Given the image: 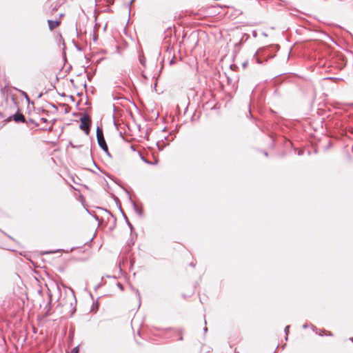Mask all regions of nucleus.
Listing matches in <instances>:
<instances>
[{
	"label": "nucleus",
	"mask_w": 353,
	"mask_h": 353,
	"mask_svg": "<svg viewBox=\"0 0 353 353\" xmlns=\"http://www.w3.org/2000/svg\"><path fill=\"white\" fill-rule=\"evenodd\" d=\"M97 140L99 147L105 152L106 154L110 157V154L108 150V147L103 136V129L97 126Z\"/></svg>",
	"instance_id": "nucleus-1"
},
{
	"label": "nucleus",
	"mask_w": 353,
	"mask_h": 353,
	"mask_svg": "<svg viewBox=\"0 0 353 353\" xmlns=\"http://www.w3.org/2000/svg\"><path fill=\"white\" fill-rule=\"evenodd\" d=\"M80 129L84 131L85 134H88L90 133L92 122L90 115L87 113H84L83 115L80 118Z\"/></svg>",
	"instance_id": "nucleus-2"
},
{
	"label": "nucleus",
	"mask_w": 353,
	"mask_h": 353,
	"mask_svg": "<svg viewBox=\"0 0 353 353\" xmlns=\"http://www.w3.org/2000/svg\"><path fill=\"white\" fill-rule=\"evenodd\" d=\"M63 16V14H59V17H56L55 19L48 20V24L50 30H53L60 26L61 20Z\"/></svg>",
	"instance_id": "nucleus-3"
},
{
	"label": "nucleus",
	"mask_w": 353,
	"mask_h": 353,
	"mask_svg": "<svg viewBox=\"0 0 353 353\" xmlns=\"http://www.w3.org/2000/svg\"><path fill=\"white\" fill-rule=\"evenodd\" d=\"M13 120L15 121V122H25L26 121V119H25V117L23 115V114L17 112V113H15L13 116Z\"/></svg>",
	"instance_id": "nucleus-4"
},
{
	"label": "nucleus",
	"mask_w": 353,
	"mask_h": 353,
	"mask_svg": "<svg viewBox=\"0 0 353 353\" xmlns=\"http://www.w3.org/2000/svg\"><path fill=\"white\" fill-rule=\"evenodd\" d=\"M119 210H120L121 212L122 213L124 219L125 220V222H126L127 225L130 228L131 232H132V231L134 230V227L132 225V223L129 221L127 216L125 215V214L123 211L120 203H119Z\"/></svg>",
	"instance_id": "nucleus-5"
},
{
	"label": "nucleus",
	"mask_w": 353,
	"mask_h": 353,
	"mask_svg": "<svg viewBox=\"0 0 353 353\" xmlns=\"http://www.w3.org/2000/svg\"><path fill=\"white\" fill-rule=\"evenodd\" d=\"M139 55V62L140 63L143 65V66H145V57L143 56V54H141V53H142V51L141 50H139L138 51Z\"/></svg>",
	"instance_id": "nucleus-6"
},
{
	"label": "nucleus",
	"mask_w": 353,
	"mask_h": 353,
	"mask_svg": "<svg viewBox=\"0 0 353 353\" xmlns=\"http://www.w3.org/2000/svg\"><path fill=\"white\" fill-rule=\"evenodd\" d=\"M263 50V49H261L260 51H256V53L254 54V57H253V59H255L256 61L258 63H261V58L259 57V53Z\"/></svg>",
	"instance_id": "nucleus-7"
},
{
	"label": "nucleus",
	"mask_w": 353,
	"mask_h": 353,
	"mask_svg": "<svg viewBox=\"0 0 353 353\" xmlns=\"http://www.w3.org/2000/svg\"><path fill=\"white\" fill-rule=\"evenodd\" d=\"M132 206H133V208L134 210V211L139 215H143V210H141V209H139L138 207L137 206V205L135 204L134 202H132Z\"/></svg>",
	"instance_id": "nucleus-8"
},
{
	"label": "nucleus",
	"mask_w": 353,
	"mask_h": 353,
	"mask_svg": "<svg viewBox=\"0 0 353 353\" xmlns=\"http://www.w3.org/2000/svg\"><path fill=\"white\" fill-rule=\"evenodd\" d=\"M70 353H79V346L72 348Z\"/></svg>",
	"instance_id": "nucleus-9"
},
{
	"label": "nucleus",
	"mask_w": 353,
	"mask_h": 353,
	"mask_svg": "<svg viewBox=\"0 0 353 353\" xmlns=\"http://www.w3.org/2000/svg\"><path fill=\"white\" fill-rule=\"evenodd\" d=\"M289 329H290V326H289V325H287V326L285 327L284 332H285V334H286V335H288V334Z\"/></svg>",
	"instance_id": "nucleus-10"
},
{
	"label": "nucleus",
	"mask_w": 353,
	"mask_h": 353,
	"mask_svg": "<svg viewBox=\"0 0 353 353\" xmlns=\"http://www.w3.org/2000/svg\"><path fill=\"white\" fill-rule=\"evenodd\" d=\"M75 47L79 51H81L83 50V48L81 47V46L77 45V46H75Z\"/></svg>",
	"instance_id": "nucleus-11"
},
{
	"label": "nucleus",
	"mask_w": 353,
	"mask_h": 353,
	"mask_svg": "<svg viewBox=\"0 0 353 353\" xmlns=\"http://www.w3.org/2000/svg\"><path fill=\"white\" fill-rule=\"evenodd\" d=\"M40 121L43 123H48V119L44 117L41 118Z\"/></svg>",
	"instance_id": "nucleus-12"
},
{
	"label": "nucleus",
	"mask_w": 353,
	"mask_h": 353,
	"mask_svg": "<svg viewBox=\"0 0 353 353\" xmlns=\"http://www.w3.org/2000/svg\"><path fill=\"white\" fill-rule=\"evenodd\" d=\"M59 6V5H58L57 3H56L54 5V6L52 8V11H56L58 8V7Z\"/></svg>",
	"instance_id": "nucleus-13"
},
{
	"label": "nucleus",
	"mask_w": 353,
	"mask_h": 353,
	"mask_svg": "<svg viewBox=\"0 0 353 353\" xmlns=\"http://www.w3.org/2000/svg\"><path fill=\"white\" fill-rule=\"evenodd\" d=\"M116 52L117 53H120V48L119 46H115Z\"/></svg>",
	"instance_id": "nucleus-14"
},
{
	"label": "nucleus",
	"mask_w": 353,
	"mask_h": 353,
	"mask_svg": "<svg viewBox=\"0 0 353 353\" xmlns=\"http://www.w3.org/2000/svg\"><path fill=\"white\" fill-rule=\"evenodd\" d=\"M63 57L64 58V59L65 60V48H63Z\"/></svg>",
	"instance_id": "nucleus-15"
},
{
	"label": "nucleus",
	"mask_w": 353,
	"mask_h": 353,
	"mask_svg": "<svg viewBox=\"0 0 353 353\" xmlns=\"http://www.w3.org/2000/svg\"><path fill=\"white\" fill-rule=\"evenodd\" d=\"M142 159L143 160V161L146 162V163H148V164H152V162H150V161H148L145 160L143 157H142Z\"/></svg>",
	"instance_id": "nucleus-16"
},
{
	"label": "nucleus",
	"mask_w": 353,
	"mask_h": 353,
	"mask_svg": "<svg viewBox=\"0 0 353 353\" xmlns=\"http://www.w3.org/2000/svg\"><path fill=\"white\" fill-rule=\"evenodd\" d=\"M117 285H118V287H119L121 290H123V286H122V285H121V283H117Z\"/></svg>",
	"instance_id": "nucleus-17"
},
{
	"label": "nucleus",
	"mask_w": 353,
	"mask_h": 353,
	"mask_svg": "<svg viewBox=\"0 0 353 353\" xmlns=\"http://www.w3.org/2000/svg\"><path fill=\"white\" fill-rule=\"evenodd\" d=\"M22 93H23V94H24V95L26 96V99H27L28 100H29V99H28V97L27 94H26L25 92H23V91H22Z\"/></svg>",
	"instance_id": "nucleus-18"
},
{
	"label": "nucleus",
	"mask_w": 353,
	"mask_h": 353,
	"mask_svg": "<svg viewBox=\"0 0 353 353\" xmlns=\"http://www.w3.org/2000/svg\"><path fill=\"white\" fill-rule=\"evenodd\" d=\"M51 106L55 109H57V106L54 104H51Z\"/></svg>",
	"instance_id": "nucleus-19"
},
{
	"label": "nucleus",
	"mask_w": 353,
	"mask_h": 353,
	"mask_svg": "<svg viewBox=\"0 0 353 353\" xmlns=\"http://www.w3.org/2000/svg\"><path fill=\"white\" fill-rule=\"evenodd\" d=\"M247 63H248L247 62L243 63V67L245 68L246 66Z\"/></svg>",
	"instance_id": "nucleus-20"
},
{
	"label": "nucleus",
	"mask_w": 353,
	"mask_h": 353,
	"mask_svg": "<svg viewBox=\"0 0 353 353\" xmlns=\"http://www.w3.org/2000/svg\"><path fill=\"white\" fill-rule=\"evenodd\" d=\"M298 154L299 155H302L303 154V152H301V151L299 152Z\"/></svg>",
	"instance_id": "nucleus-21"
},
{
	"label": "nucleus",
	"mask_w": 353,
	"mask_h": 353,
	"mask_svg": "<svg viewBox=\"0 0 353 353\" xmlns=\"http://www.w3.org/2000/svg\"><path fill=\"white\" fill-rule=\"evenodd\" d=\"M190 265L191 266H192V267H194V266H195V265H194L192 262V263H190Z\"/></svg>",
	"instance_id": "nucleus-22"
},
{
	"label": "nucleus",
	"mask_w": 353,
	"mask_h": 353,
	"mask_svg": "<svg viewBox=\"0 0 353 353\" xmlns=\"http://www.w3.org/2000/svg\"><path fill=\"white\" fill-rule=\"evenodd\" d=\"M6 88H7V87L6 86L4 88H2V89H1V92H4V90H6Z\"/></svg>",
	"instance_id": "nucleus-23"
},
{
	"label": "nucleus",
	"mask_w": 353,
	"mask_h": 353,
	"mask_svg": "<svg viewBox=\"0 0 353 353\" xmlns=\"http://www.w3.org/2000/svg\"><path fill=\"white\" fill-rule=\"evenodd\" d=\"M207 330H208L207 327H205V328H204V332H207Z\"/></svg>",
	"instance_id": "nucleus-24"
},
{
	"label": "nucleus",
	"mask_w": 353,
	"mask_h": 353,
	"mask_svg": "<svg viewBox=\"0 0 353 353\" xmlns=\"http://www.w3.org/2000/svg\"><path fill=\"white\" fill-rule=\"evenodd\" d=\"M264 154H265V156L267 157L268 156V152H264Z\"/></svg>",
	"instance_id": "nucleus-25"
},
{
	"label": "nucleus",
	"mask_w": 353,
	"mask_h": 353,
	"mask_svg": "<svg viewBox=\"0 0 353 353\" xmlns=\"http://www.w3.org/2000/svg\"><path fill=\"white\" fill-rule=\"evenodd\" d=\"M303 328H306V327H307V325H303Z\"/></svg>",
	"instance_id": "nucleus-26"
},
{
	"label": "nucleus",
	"mask_w": 353,
	"mask_h": 353,
	"mask_svg": "<svg viewBox=\"0 0 353 353\" xmlns=\"http://www.w3.org/2000/svg\"><path fill=\"white\" fill-rule=\"evenodd\" d=\"M12 100L14 102V98L13 96H12Z\"/></svg>",
	"instance_id": "nucleus-27"
},
{
	"label": "nucleus",
	"mask_w": 353,
	"mask_h": 353,
	"mask_svg": "<svg viewBox=\"0 0 353 353\" xmlns=\"http://www.w3.org/2000/svg\"><path fill=\"white\" fill-rule=\"evenodd\" d=\"M70 144L72 145V148H74V145H73L71 142L70 143Z\"/></svg>",
	"instance_id": "nucleus-28"
},
{
	"label": "nucleus",
	"mask_w": 353,
	"mask_h": 353,
	"mask_svg": "<svg viewBox=\"0 0 353 353\" xmlns=\"http://www.w3.org/2000/svg\"><path fill=\"white\" fill-rule=\"evenodd\" d=\"M350 339L352 341H353V338H350Z\"/></svg>",
	"instance_id": "nucleus-29"
},
{
	"label": "nucleus",
	"mask_w": 353,
	"mask_h": 353,
	"mask_svg": "<svg viewBox=\"0 0 353 353\" xmlns=\"http://www.w3.org/2000/svg\"><path fill=\"white\" fill-rule=\"evenodd\" d=\"M234 353H239V352H235Z\"/></svg>",
	"instance_id": "nucleus-30"
},
{
	"label": "nucleus",
	"mask_w": 353,
	"mask_h": 353,
	"mask_svg": "<svg viewBox=\"0 0 353 353\" xmlns=\"http://www.w3.org/2000/svg\"><path fill=\"white\" fill-rule=\"evenodd\" d=\"M274 353H275V352H274Z\"/></svg>",
	"instance_id": "nucleus-31"
}]
</instances>
